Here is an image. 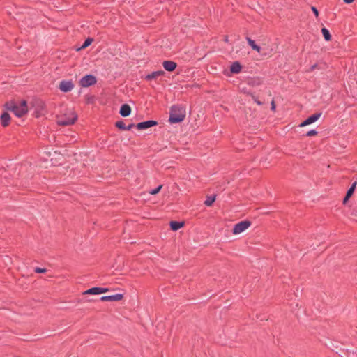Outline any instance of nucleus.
I'll return each instance as SVG.
<instances>
[{
  "mask_svg": "<svg viewBox=\"0 0 357 357\" xmlns=\"http://www.w3.org/2000/svg\"><path fill=\"white\" fill-rule=\"evenodd\" d=\"M317 134V132L315 130H310V131H308L307 132L306 135L308 137H311V136L315 135Z\"/></svg>",
  "mask_w": 357,
  "mask_h": 357,
  "instance_id": "obj_23",
  "label": "nucleus"
},
{
  "mask_svg": "<svg viewBox=\"0 0 357 357\" xmlns=\"http://www.w3.org/2000/svg\"><path fill=\"white\" fill-rule=\"evenodd\" d=\"M77 119V116L73 112H70L68 116H59L57 119V123L59 126H70L75 123Z\"/></svg>",
  "mask_w": 357,
  "mask_h": 357,
  "instance_id": "obj_3",
  "label": "nucleus"
},
{
  "mask_svg": "<svg viewBox=\"0 0 357 357\" xmlns=\"http://www.w3.org/2000/svg\"><path fill=\"white\" fill-rule=\"evenodd\" d=\"M162 73V71H158V72H157L158 76V75H161Z\"/></svg>",
  "mask_w": 357,
  "mask_h": 357,
  "instance_id": "obj_35",
  "label": "nucleus"
},
{
  "mask_svg": "<svg viewBox=\"0 0 357 357\" xmlns=\"http://www.w3.org/2000/svg\"><path fill=\"white\" fill-rule=\"evenodd\" d=\"M343 1L344 3H348V4L351 3L354 1V0H343Z\"/></svg>",
  "mask_w": 357,
  "mask_h": 357,
  "instance_id": "obj_29",
  "label": "nucleus"
},
{
  "mask_svg": "<svg viewBox=\"0 0 357 357\" xmlns=\"http://www.w3.org/2000/svg\"><path fill=\"white\" fill-rule=\"evenodd\" d=\"M150 193L152 195H156V193H157L156 188L152 189L151 190Z\"/></svg>",
  "mask_w": 357,
  "mask_h": 357,
  "instance_id": "obj_30",
  "label": "nucleus"
},
{
  "mask_svg": "<svg viewBox=\"0 0 357 357\" xmlns=\"http://www.w3.org/2000/svg\"><path fill=\"white\" fill-rule=\"evenodd\" d=\"M156 77V71L152 72L151 74L147 75L145 77L146 80H151L153 78Z\"/></svg>",
  "mask_w": 357,
  "mask_h": 357,
  "instance_id": "obj_21",
  "label": "nucleus"
},
{
  "mask_svg": "<svg viewBox=\"0 0 357 357\" xmlns=\"http://www.w3.org/2000/svg\"><path fill=\"white\" fill-rule=\"evenodd\" d=\"M8 110L13 112L17 117H22L28 112V106L26 100H22L18 104L9 102L6 104Z\"/></svg>",
  "mask_w": 357,
  "mask_h": 357,
  "instance_id": "obj_1",
  "label": "nucleus"
},
{
  "mask_svg": "<svg viewBox=\"0 0 357 357\" xmlns=\"http://www.w3.org/2000/svg\"><path fill=\"white\" fill-rule=\"evenodd\" d=\"M92 41H93L92 38H88L84 42L83 45H82V48H86V47H88L89 45H90L91 44Z\"/></svg>",
  "mask_w": 357,
  "mask_h": 357,
  "instance_id": "obj_20",
  "label": "nucleus"
},
{
  "mask_svg": "<svg viewBox=\"0 0 357 357\" xmlns=\"http://www.w3.org/2000/svg\"><path fill=\"white\" fill-rule=\"evenodd\" d=\"M349 197H347V195L345 196L344 200H343V204H346V202H347V200L349 199Z\"/></svg>",
  "mask_w": 357,
  "mask_h": 357,
  "instance_id": "obj_32",
  "label": "nucleus"
},
{
  "mask_svg": "<svg viewBox=\"0 0 357 357\" xmlns=\"http://www.w3.org/2000/svg\"><path fill=\"white\" fill-rule=\"evenodd\" d=\"M184 225L183 222L172 221L170 222V227L173 231H177Z\"/></svg>",
  "mask_w": 357,
  "mask_h": 357,
  "instance_id": "obj_14",
  "label": "nucleus"
},
{
  "mask_svg": "<svg viewBox=\"0 0 357 357\" xmlns=\"http://www.w3.org/2000/svg\"><path fill=\"white\" fill-rule=\"evenodd\" d=\"M100 294L102 293L107 292L109 291L108 288L99 287Z\"/></svg>",
  "mask_w": 357,
  "mask_h": 357,
  "instance_id": "obj_26",
  "label": "nucleus"
},
{
  "mask_svg": "<svg viewBox=\"0 0 357 357\" xmlns=\"http://www.w3.org/2000/svg\"><path fill=\"white\" fill-rule=\"evenodd\" d=\"M156 126V121L154 120H149L146 121H143L137 123L136 125V128L138 130H145L148 128Z\"/></svg>",
  "mask_w": 357,
  "mask_h": 357,
  "instance_id": "obj_9",
  "label": "nucleus"
},
{
  "mask_svg": "<svg viewBox=\"0 0 357 357\" xmlns=\"http://www.w3.org/2000/svg\"><path fill=\"white\" fill-rule=\"evenodd\" d=\"M256 102H257V105H261V102L260 101H256Z\"/></svg>",
  "mask_w": 357,
  "mask_h": 357,
  "instance_id": "obj_36",
  "label": "nucleus"
},
{
  "mask_svg": "<svg viewBox=\"0 0 357 357\" xmlns=\"http://www.w3.org/2000/svg\"><path fill=\"white\" fill-rule=\"evenodd\" d=\"M135 126L136 127V126L134 123H130L128 126H126V130H130Z\"/></svg>",
  "mask_w": 357,
  "mask_h": 357,
  "instance_id": "obj_27",
  "label": "nucleus"
},
{
  "mask_svg": "<svg viewBox=\"0 0 357 357\" xmlns=\"http://www.w3.org/2000/svg\"><path fill=\"white\" fill-rule=\"evenodd\" d=\"M311 9H312V11L313 12V13L314 14V15L317 17L319 16L318 10L314 6H312L311 8Z\"/></svg>",
  "mask_w": 357,
  "mask_h": 357,
  "instance_id": "obj_24",
  "label": "nucleus"
},
{
  "mask_svg": "<svg viewBox=\"0 0 357 357\" xmlns=\"http://www.w3.org/2000/svg\"><path fill=\"white\" fill-rule=\"evenodd\" d=\"M84 294H92V295H98L100 294L99 287H92L86 291H85Z\"/></svg>",
  "mask_w": 357,
  "mask_h": 357,
  "instance_id": "obj_16",
  "label": "nucleus"
},
{
  "mask_svg": "<svg viewBox=\"0 0 357 357\" xmlns=\"http://www.w3.org/2000/svg\"><path fill=\"white\" fill-rule=\"evenodd\" d=\"M59 88L63 92H69L74 88V84L71 80H62Z\"/></svg>",
  "mask_w": 357,
  "mask_h": 357,
  "instance_id": "obj_6",
  "label": "nucleus"
},
{
  "mask_svg": "<svg viewBox=\"0 0 357 357\" xmlns=\"http://www.w3.org/2000/svg\"><path fill=\"white\" fill-rule=\"evenodd\" d=\"M275 103H274L273 101H272V102H271V109L272 110H275Z\"/></svg>",
  "mask_w": 357,
  "mask_h": 357,
  "instance_id": "obj_31",
  "label": "nucleus"
},
{
  "mask_svg": "<svg viewBox=\"0 0 357 357\" xmlns=\"http://www.w3.org/2000/svg\"><path fill=\"white\" fill-rule=\"evenodd\" d=\"M131 108L128 104H123L120 108L119 114L123 117L129 116Z\"/></svg>",
  "mask_w": 357,
  "mask_h": 357,
  "instance_id": "obj_10",
  "label": "nucleus"
},
{
  "mask_svg": "<svg viewBox=\"0 0 357 357\" xmlns=\"http://www.w3.org/2000/svg\"><path fill=\"white\" fill-rule=\"evenodd\" d=\"M215 195H211V196H208L206 199V200L204 201V204L206 206H211L213 202H215Z\"/></svg>",
  "mask_w": 357,
  "mask_h": 357,
  "instance_id": "obj_18",
  "label": "nucleus"
},
{
  "mask_svg": "<svg viewBox=\"0 0 357 357\" xmlns=\"http://www.w3.org/2000/svg\"><path fill=\"white\" fill-rule=\"evenodd\" d=\"M317 68V64H314L312 66H310V69H309V71H313L314 70H315L316 68Z\"/></svg>",
  "mask_w": 357,
  "mask_h": 357,
  "instance_id": "obj_28",
  "label": "nucleus"
},
{
  "mask_svg": "<svg viewBox=\"0 0 357 357\" xmlns=\"http://www.w3.org/2000/svg\"><path fill=\"white\" fill-rule=\"evenodd\" d=\"M161 188H162V185H158V193L160 192Z\"/></svg>",
  "mask_w": 357,
  "mask_h": 357,
  "instance_id": "obj_34",
  "label": "nucleus"
},
{
  "mask_svg": "<svg viewBox=\"0 0 357 357\" xmlns=\"http://www.w3.org/2000/svg\"><path fill=\"white\" fill-rule=\"evenodd\" d=\"M242 66L238 61L234 62L230 67V70L231 73L237 74L239 73L241 70Z\"/></svg>",
  "mask_w": 357,
  "mask_h": 357,
  "instance_id": "obj_13",
  "label": "nucleus"
},
{
  "mask_svg": "<svg viewBox=\"0 0 357 357\" xmlns=\"http://www.w3.org/2000/svg\"><path fill=\"white\" fill-rule=\"evenodd\" d=\"M123 298V295L122 294H116L110 296H104L100 298V301H119Z\"/></svg>",
  "mask_w": 357,
  "mask_h": 357,
  "instance_id": "obj_8",
  "label": "nucleus"
},
{
  "mask_svg": "<svg viewBox=\"0 0 357 357\" xmlns=\"http://www.w3.org/2000/svg\"><path fill=\"white\" fill-rule=\"evenodd\" d=\"M228 40L227 37L225 38V41L227 42Z\"/></svg>",
  "mask_w": 357,
  "mask_h": 357,
  "instance_id": "obj_37",
  "label": "nucleus"
},
{
  "mask_svg": "<svg viewBox=\"0 0 357 357\" xmlns=\"http://www.w3.org/2000/svg\"><path fill=\"white\" fill-rule=\"evenodd\" d=\"M164 68L169 72H172L175 70L176 63L172 61H165L162 63Z\"/></svg>",
  "mask_w": 357,
  "mask_h": 357,
  "instance_id": "obj_11",
  "label": "nucleus"
},
{
  "mask_svg": "<svg viewBox=\"0 0 357 357\" xmlns=\"http://www.w3.org/2000/svg\"><path fill=\"white\" fill-rule=\"evenodd\" d=\"M354 188H349L348 190L346 195H347V197H350L352 195V194L354 193Z\"/></svg>",
  "mask_w": 357,
  "mask_h": 357,
  "instance_id": "obj_25",
  "label": "nucleus"
},
{
  "mask_svg": "<svg viewBox=\"0 0 357 357\" xmlns=\"http://www.w3.org/2000/svg\"><path fill=\"white\" fill-rule=\"evenodd\" d=\"M34 271L36 273H45L47 271V269L43 268H40V267H36L34 269Z\"/></svg>",
  "mask_w": 357,
  "mask_h": 357,
  "instance_id": "obj_22",
  "label": "nucleus"
},
{
  "mask_svg": "<svg viewBox=\"0 0 357 357\" xmlns=\"http://www.w3.org/2000/svg\"><path fill=\"white\" fill-rule=\"evenodd\" d=\"M321 112L312 114V116L307 118L303 123H301V126L303 127L314 123L321 117Z\"/></svg>",
  "mask_w": 357,
  "mask_h": 357,
  "instance_id": "obj_7",
  "label": "nucleus"
},
{
  "mask_svg": "<svg viewBox=\"0 0 357 357\" xmlns=\"http://www.w3.org/2000/svg\"><path fill=\"white\" fill-rule=\"evenodd\" d=\"M321 33L323 34V36H324V39L326 41H329L331 40V36L330 34L329 31L326 28H325V27L322 28L321 29Z\"/></svg>",
  "mask_w": 357,
  "mask_h": 357,
  "instance_id": "obj_17",
  "label": "nucleus"
},
{
  "mask_svg": "<svg viewBox=\"0 0 357 357\" xmlns=\"http://www.w3.org/2000/svg\"><path fill=\"white\" fill-rule=\"evenodd\" d=\"M185 109L181 105H174L172 107L169 121L171 123H177L184 120Z\"/></svg>",
  "mask_w": 357,
  "mask_h": 357,
  "instance_id": "obj_2",
  "label": "nucleus"
},
{
  "mask_svg": "<svg viewBox=\"0 0 357 357\" xmlns=\"http://www.w3.org/2000/svg\"><path fill=\"white\" fill-rule=\"evenodd\" d=\"M250 226L249 221H241L234 226L233 234H239L245 231Z\"/></svg>",
  "mask_w": 357,
  "mask_h": 357,
  "instance_id": "obj_5",
  "label": "nucleus"
},
{
  "mask_svg": "<svg viewBox=\"0 0 357 357\" xmlns=\"http://www.w3.org/2000/svg\"><path fill=\"white\" fill-rule=\"evenodd\" d=\"M96 77L93 75H86L81 78L79 84L82 87H89L96 84Z\"/></svg>",
  "mask_w": 357,
  "mask_h": 357,
  "instance_id": "obj_4",
  "label": "nucleus"
},
{
  "mask_svg": "<svg viewBox=\"0 0 357 357\" xmlns=\"http://www.w3.org/2000/svg\"><path fill=\"white\" fill-rule=\"evenodd\" d=\"M246 40L248 41V43L249 44V45L255 50H256L257 52H260V50H261V47L257 45L255 40H252L249 37H247L246 38Z\"/></svg>",
  "mask_w": 357,
  "mask_h": 357,
  "instance_id": "obj_15",
  "label": "nucleus"
},
{
  "mask_svg": "<svg viewBox=\"0 0 357 357\" xmlns=\"http://www.w3.org/2000/svg\"><path fill=\"white\" fill-rule=\"evenodd\" d=\"M0 118H1V125L3 127H6L9 125L10 117V114L8 112H5L2 113Z\"/></svg>",
  "mask_w": 357,
  "mask_h": 357,
  "instance_id": "obj_12",
  "label": "nucleus"
},
{
  "mask_svg": "<svg viewBox=\"0 0 357 357\" xmlns=\"http://www.w3.org/2000/svg\"><path fill=\"white\" fill-rule=\"evenodd\" d=\"M356 185V182H354V183L351 185V186L350 187V188H354V190H355Z\"/></svg>",
  "mask_w": 357,
  "mask_h": 357,
  "instance_id": "obj_33",
  "label": "nucleus"
},
{
  "mask_svg": "<svg viewBox=\"0 0 357 357\" xmlns=\"http://www.w3.org/2000/svg\"><path fill=\"white\" fill-rule=\"evenodd\" d=\"M115 126L120 130H126V126L123 121H116Z\"/></svg>",
  "mask_w": 357,
  "mask_h": 357,
  "instance_id": "obj_19",
  "label": "nucleus"
}]
</instances>
